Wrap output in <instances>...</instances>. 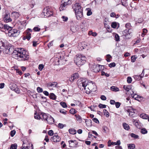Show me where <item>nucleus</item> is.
<instances>
[{"label": "nucleus", "mask_w": 149, "mask_h": 149, "mask_svg": "<svg viewBox=\"0 0 149 149\" xmlns=\"http://www.w3.org/2000/svg\"><path fill=\"white\" fill-rule=\"evenodd\" d=\"M10 45H6L5 49L6 53L12 54L13 58L20 61H25L29 59V56L24 49L20 48L17 49V50H15Z\"/></svg>", "instance_id": "obj_1"}, {"label": "nucleus", "mask_w": 149, "mask_h": 149, "mask_svg": "<svg viewBox=\"0 0 149 149\" xmlns=\"http://www.w3.org/2000/svg\"><path fill=\"white\" fill-rule=\"evenodd\" d=\"M79 87L81 89L82 87L85 91V92L87 94H89L92 92L96 91V86L95 83L92 81L88 83V81L83 79L79 81L78 83Z\"/></svg>", "instance_id": "obj_2"}, {"label": "nucleus", "mask_w": 149, "mask_h": 149, "mask_svg": "<svg viewBox=\"0 0 149 149\" xmlns=\"http://www.w3.org/2000/svg\"><path fill=\"white\" fill-rule=\"evenodd\" d=\"M86 58L83 55L78 54L74 58V61L78 66L83 65L86 62Z\"/></svg>", "instance_id": "obj_3"}, {"label": "nucleus", "mask_w": 149, "mask_h": 149, "mask_svg": "<svg viewBox=\"0 0 149 149\" xmlns=\"http://www.w3.org/2000/svg\"><path fill=\"white\" fill-rule=\"evenodd\" d=\"M19 34V31L17 29H12L11 28L8 31V36L9 37H16L18 36Z\"/></svg>", "instance_id": "obj_4"}, {"label": "nucleus", "mask_w": 149, "mask_h": 149, "mask_svg": "<svg viewBox=\"0 0 149 149\" xmlns=\"http://www.w3.org/2000/svg\"><path fill=\"white\" fill-rule=\"evenodd\" d=\"M43 12L44 16L46 17H48L52 15L53 14L52 11L50 9L45 8L44 9Z\"/></svg>", "instance_id": "obj_5"}, {"label": "nucleus", "mask_w": 149, "mask_h": 149, "mask_svg": "<svg viewBox=\"0 0 149 149\" xmlns=\"http://www.w3.org/2000/svg\"><path fill=\"white\" fill-rule=\"evenodd\" d=\"M50 140L52 142H57L61 141V138L56 133L53 136V137L51 138Z\"/></svg>", "instance_id": "obj_6"}, {"label": "nucleus", "mask_w": 149, "mask_h": 149, "mask_svg": "<svg viewBox=\"0 0 149 149\" xmlns=\"http://www.w3.org/2000/svg\"><path fill=\"white\" fill-rule=\"evenodd\" d=\"M75 13L77 19L78 20H80L83 17L82 10H80L79 11H76Z\"/></svg>", "instance_id": "obj_7"}, {"label": "nucleus", "mask_w": 149, "mask_h": 149, "mask_svg": "<svg viewBox=\"0 0 149 149\" xmlns=\"http://www.w3.org/2000/svg\"><path fill=\"white\" fill-rule=\"evenodd\" d=\"M72 8L75 11V12L77 11H79L80 10H82L80 3H76L74 4Z\"/></svg>", "instance_id": "obj_8"}, {"label": "nucleus", "mask_w": 149, "mask_h": 149, "mask_svg": "<svg viewBox=\"0 0 149 149\" xmlns=\"http://www.w3.org/2000/svg\"><path fill=\"white\" fill-rule=\"evenodd\" d=\"M70 147H76L78 144V142L75 140H70L68 141Z\"/></svg>", "instance_id": "obj_9"}, {"label": "nucleus", "mask_w": 149, "mask_h": 149, "mask_svg": "<svg viewBox=\"0 0 149 149\" xmlns=\"http://www.w3.org/2000/svg\"><path fill=\"white\" fill-rule=\"evenodd\" d=\"M99 65H94L92 67V69L95 72H99L100 70V67H102Z\"/></svg>", "instance_id": "obj_10"}, {"label": "nucleus", "mask_w": 149, "mask_h": 149, "mask_svg": "<svg viewBox=\"0 0 149 149\" xmlns=\"http://www.w3.org/2000/svg\"><path fill=\"white\" fill-rule=\"evenodd\" d=\"M4 19V22L6 23L11 22L12 19L10 17V14L6 13L5 15Z\"/></svg>", "instance_id": "obj_11"}, {"label": "nucleus", "mask_w": 149, "mask_h": 149, "mask_svg": "<svg viewBox=\"0 0 149 149\" xmlns=\"http://www.w3.org/2000/svg\"><path fill=\"white\" fill-rule=\"evenodd\" d=\"M88 23V21L87 20H84L82 21V22L80 24V27L82 29V31H83L85 27L87 26Z\"/></svg>", "instance_id": "obj_12"}, {"label": "nucleus", "mask_w": 149, "mask_h": 149, "mask_svg": "<svg viewBox=\"0 0 149 149\" xmlns=\"http://www.w3.org/2000/svg\"><path fill=\"white\" fill-rule=\"evenodd\" d=\"M79 76V75L78 74L75 73L72 75L71 77L69 78V80L70 82H72L75 79L78 78Z\"/></svg>", "instance_id": "obj_13"}, {"label": "nucleus", "mask_w": 149, "mask_h": 149, "mask_svg": "<svg viewBox=\"0 0 149 149\" xmlns=\"http://www.w3.org/2000/svg\"><path fill=\"white\" fill-rule=\"evenodd\" d=\"M47 123L49 124H52L54 122V119L50 115H48V116L46 120Z\"/></svg>", "instance_id": "obj_14"}, {"label": "nucleus", "mask_w": 149, "mask_h": 149, "mask_svg": "<svg viewBox=\"0 0 149 149\" xmlns=\"http://www.w3.org/2000/svg\"><path fill=\"white\" fill-rule=\"evenodd\" d=\"M57 85V83L56 82H49L47 84V86L48 87H56Z\"/></svg>", "instance_id": "obj_15"}, {"label": "nucleus", "mask_w": 149, "mask_h": 149, "mask_svg": "<svg viewBox=\"0 0 149 149\" xmlns=\"http://www.w3.org/2000/svg\"><path fill=\"white\" fill-rule=\"evenodd\" d=\"M123 88L126 91L130 92V91H132V86L130 85L126 86L124 85Z\"/></svg>", "instance_id": "obj_16"}, {"label": "nucleus", "mask_w": 149, "mask_h": 149, "mask_svg": "<svg viewBox=\"0 0 149 149\" xmlns=\"http://www.w3.org/2000/svg\"><path fill=\"white\" fill-rule=\"evenodd\" d=\"M68 5L67 3H62L61 5L59 8L60 10L61 11L65 10Z\"/></svg>", "instance_id": "obj_17"}, {"label": "nucleus", "mask_w": 149, "mask_h": 149, "mask_svg": "<svg viewBox=\"0 0 149 149\" xmlns=\"http://www.w3.org/2000/svg\"><path fill=\"white\" fill-rule=\"evenodd\" d=\"M134 91H132V93H131V97L136 100H137V98L139 97V96L134 93Z\"/></svg>", "instance_id": "obj_18"}, {"label": "nucleus", "mask_w": 149, "mask_h": 149, "mask_svg": "<svg viewBox=\"0 0 149 149\" xmlns=\"http://www.w3.org/2000/svg\"><path fill=\"white\" fill-rule=\"evenodd\" d=\"M140 117L141 118L143 119H148V120L149 118V116L144 113H143L141 114L140 115Z\"/></svg>", "instance_id": "obj_19"}, {"label": "nucleus", "mask_w": 149, "mask_h": 149, "mask_svg": "<svg viewBox=\"0 0 149 149\" xmlns=\"http://www.w3.org/2000/svg\"><path fill=\"white\" fill-rule=\"evenodd\" d=\"M41 115L42 117H41V118L42 119V120L46 121L47 120V119L49 114L44 113H42Z\"/></svg>", "instance_id": "obj_20"}, {"label": "nucleus", "mask_w": 149, "mask_h": 149, "mask_svg": "<svg viewBox=\"0 0 149 149\" xmlns=\"http://www.w3.org/2000/svg\"><path fill=\"white\" fill-rule=\"evenodd\" d=\"M12 16L15 19H17L19 17V14L16 12H13L12 14Z\"/></svg>", "instance_id": "obj_21"}, {"label": "nucleus", "mask_w": 149, "mask_h": 149, "mask_svg": "<svg viewBox=\"0 0 149 149\" xmlns=\"http://www.w3.org/2000/svg\"><path fill=\"white\" fill-rule=\"evenodd\" d=\"M9 87L11 90L14 91L16 90L17 86L15 84H10L9 85Z\"/></svg>", "instance_id": "obj_22"}, {"label": "nucleus", "mask_w": 149, "mask_h": 149, "mask_svg": "<svg viewBox=\"0 0 149 149\" xmlns=\"http://www.w3.org/2000/svg\"><path fill=\"white\" fill-rule=\"evenodd\" d=\"M133 124L135 125L138 128H140V126L139 125V123L136 120L133 119L132 120Z\"/></svg>", "instance_id": "obj_23"}, {"label": "nucleus", "mask_w": 149, "mask_h": 149, "mask_svg": "<svg viewBox=\"0 0 149 149\" xmlns=\"http://www.w3.org/2000/svg\"><path fill=\"white\" fill-rule=\"evenodd\" d=\"M49 97L51 99L55 100L56 97L54 93H50Z\"/></svg>", "instance_id": "obj_24"}, {"label": "nucleus", "mask_w": 149, "mask_h": 149, "mask_svg": "<svg viewBox=\"0 0 149 149\" xmlns=\"http://www.w3.org/2000/svg\"><path fill=\"white\" fill-rule=\"evenodd\" d=\"M32 30L30 29H28L26 31L25 33H26V35L31 36V32H32Z\"/></svg>", "instance_id": "obj_25"}, {"label": "nucleus", "mask_w": 149, "mask_h": 149, "mask_svg": "<svg viewBox=\"0 0 149 149\" xmlns=\"http://www.w3.org/2000/svg\"><path fill=\"white\" fill-rule=\"evenodd\" d=\"M75 117H76V120L77 121L79 122V123H80L82 121V119L81 116L77 114H76L75 115Z\"/></svg>", "instance_id": "obj_26"}, {"label": "nucleus", "mask_w": 149, "mask_h": 149, "mask_svg": "<svg viewBox=\"0 0 149 149\" xmlns=\"http://www.w3.org/2000/svg\"><path fill=\"white\" fill-rule=\"evenodd\" d=\"M144 74V70H143L142 74L141 75H139V76H135V79H141V78H142L143 77Z\"/></svg>", "instance_id": "obj_27"}, {"label": "nucleus", "mask_w": 149, "mask_h": 149, "mask_svg": "<svg viewBox=\"0 0 149 149\" xmlns=\"http://www.w3.org/2000/svg\"><path fill=\"white\" fill-rule=\"evenodd\" d=\"M6 46V45L2 41H0V49H3V48L2 47L5 49Z\"/></svg>", "instance_id": "obj_28"}, {"label": "nucleus", "mask_w": 149, "mask_h": 149, "mask_svg": "<svg viewBox=\"0 0 149 149\" xmlns=\"http://www.w3.org/2000/svg\"><path fill=\"white\" fill-rule=\"evenodd\" d=\"M123 126L124 128L126 130H128L130 129L129 125L125 123H123Z\"/></svg>", "instance_id": "obj_29"}, {"label": "nucleus", "mask_w": 149, "mask_h": 149, "mask_svg": "<svg viewBox=\"0 0 149 149\" xmlns=\"http://www.w3.org/2000/svg\"><path fill=\"white\" fill-rule=\"evenodd\" d=\"M103 131L105 133H107L109 132V129L106 126H104L102 127Z\"/></svg>", "instance_id": "obj_30"}, {"label": "nucleus", "mask_w": 149, "mask_h": 149, "mask_svg": "<svg viewBox=\"0 0 149 149\" xmlns=\"http://www.w3.org/2000/svg\"><path fill=\"white\" fill-rule=\"evenodd\" d=\"M69 132L72 134H74L76 133V131L74 129H70L69 130Z\"/></svg>", "instance_id": "obj_31"}, {"label": "nucleus", "mask_w": 149, "mask_h": 149, "mask_svg": "<svg viewBox=\"0 0 149 149\" xmlns=\"http://www.w3.org/2000/svg\"><path fill=\"white\" fill-rule=\"evenodd\" d=\"M61 2L62 3H67L69 5L71 4V1L69 0H62Z\"/></svg>", "instance_id": "obj_32"}, {"label": "nucleus", "mask_w": 149, "mask_h": 149, "mask_svg": "<svg viewBox=\"0 0 149 149\" xmlns=\"http://www.w3.org/2000/svg\"><path fill=\"white\" fill-rule=\"evenodd\" d=\"M79 46H81V48L80 47V49L82 50L83 49H84V47H85L86 46V45L85 44V42H82L80 44V45H79Z\"/></svg>", "instance_id": "obj_33"}, {"label": "nucleus", "mask_w": 149, "mask_h": 149, "mask_svg": "<svg viewBox=\"0 0 149 149\" xmlns=\"http://www.w3.org/2000/svg\"><path fill=\"white\" fill-rule=\"evenodd\" d=\"M111 90L113 91H119V89L116 87L112 86L111 88Z\"/></svg>", "instance_id": "obj_34"}, {"label": "nucleus", "mask_w": 149, "mask_h": 149, "mask_svg": "<svg viewBox=\"0 0 149 149\" xmlns=\"http://www.w3.org/2000/svg\"><path fill=\"white\" fill-rule=\"evenodd\" d=\"M12 28V27L9 26L7 24H4V27L3 28V29H6L7 30H9L10 29H11Z\"/></svg>", "instance_id": "obj_35"}, {"label": "nucleus", "mask_w": 149, "mask_h": 149, "mask_svg": "<svg viewBox=\"0 0 149 149\" xmlns=\"http://www.w3.org/2000/svg\"><path fill=\"white\" fill-rule=\"evenodd\" d=\"M128 148L130 149H134L135 147V145L134 144H130L128 146Z\"/></svg>", "instance_id": "obj_36"}, {"label": "nucleus", "mask_w": 149, "mask_h": 149, "mask_svg": "<svg viewBox=\"0 0 149 149\" xmlns=\"http://www.w3.org/2000/svg\"><path fill=\"white\" fill-rule=\"evenodd\" d=\"M60 104L63 108H66L67 107V105L64 102H61L60 103Z\"/></svg>", "instance_id": "obj_37"}, {"label": "nucleus", "mask_w": 149, "mask_h": 149, "mask_svg": "<svg viewBox=\"0 0 149 149\" xmlns=\"http://www.w3.org/2000/svg\"><path fill=\"white\" fill-rule=\"evenodd\" d=\"M70 113L72 114H74L76 113L77 111H76L73 108L71 109L70 111Z\"/></svg>", "instance_id": "obj_38"}, {"label": "nucleus", "mask_w": 149, "mask_h": 149, "mask_svg": "<svg viewBox=\"0 0 149 149\" xmlns=\"http://www.w3.org/2000/svg\"><path fill=\"white\" fill-rule=\"evenodd\" d=\"M104 114V115H105L107 117H108L109 116V112L106 109L103 110Z\"/></svg>", "instance_id": "obj_39"}, {"label": "nucleus", "mask_w": 149, "mask_h": 149, "mask_svg": "<svg viewBox=\"0 0 149 149\" xmlns=\"http://www.w3.org/2000/svg\"><path fill=\"white\" fill-rule=\"evenodd\" d=\"M17 145L16 144H12L10 147V149H16Z\"/></svg>", "instance_id": "obj_40"}, {"label": "nucleus", "mask_w": 149, "mask_h": 149, "mask_svg": "<svg viewBox=\"0 0 149 149\" xmlns=\"http://www.w3.org/2000/svg\"><path fill=\"white\" fill-rule=\"evenodd\" d=\"M117 26V24L116 22H113L111 24V26L113 28H116Z\"/></svg>", "instance_id": "obj_41"}, {"label": "nucleus", "mask_w": 149, "mask_h": 149, "mask_svg": "<svg viewBox=\"0 0 149 149\" xmlns=\"http://www.w3.org/2000/svg\"><path fill=\"white\" fill-rule=\"evenodd\" d=\"M130 136L132 137H133L135 139L138 138L139 137V136L138 135L135 134L134 133H132L130 134Z\"/></svg>", "instance_id": "obj_42"}, {"label": "nucleus", "mask_w": 149, "mask_h": 149, "mask_svg": "<svg viewBox=\"0 0 149 149\" xmlns=\"http://www.w3.org/2000/svg\"><path fill=\"white\" fill-rule=\"evenodd\" d=\"M125 26L129 30L131 27V24L130 23H128L125 24Z\"/></svg>", "instance_id": "obj_43"}, {"label": "nucleus", "mask_w": 149, "mask_h": 149, "mask_svg": "<svg viewBox=\"0 0 149 149\" xmlns=\"http://www.w3.org/2000/svg\"><path fill=\"white\" fill-rule=\"evenodd\" d=\"M59 111L61 113H62L64 115H65L67 114V111L65 110L64 109H60Z\"/></svg>", "instance_id": "obj_44"}, {"label": "nucleus", "mask_w": 149, "mask_h": 149, "mask_svg": "<svg viewBox=\"0 0 149 149\" xmlns=\"http://www.w3.org/2000/svg\"><path fill=\"white\" fill-rule=\"evenodd\" d=\"M147 131L146 130L145 128H143L141 130V132L142 134H146L147 133Z\"/></svg>", "instance_id": "obj_45"}, {"label": "nucleus", "mask_w": 149, "mask_h": 149, "mask_svg": "<svg viewBox=\"0 0 149 149\" xmlns=\"http://www.w3.org/2000/svg\"><path fill=\"white\" fill-rule=\"evenodd\" d=\"M108 146H110L111 145H116L115 143L116 142H111V141L110 140L108 142Z\"/></svg>", "instance_id": "obj_46"}, {"label": "nucleus", "mask_w": 149, "mask_h": 149, "mask_svg": "<svg viewBox=\"0 0 149 149\" xmlns=\"http://www.w3.org/2000/svg\"><path fill=\"white\" fill-rule=\"evenodd\" d=\"M124 33H126L124 35L127 38V39L129 38H130L129 37H128V38L127 37V36H129V35H130V34H129L128 31V30H125L124 31Z\"/></svg>", "instance_id": "obj_47"}, {"label": "nucleus", "mask_w": 149, "mask_h": 149, "mask_svg": "<svg viewBox=\"0 0 149 149\" xmlns=\"http://www.w3.org/2000/svg\"><path fill=\"white\" fill-rule=\"evenodd\" d=\"M98 107L100 108H106V105L101 104H100L98 105Z\"/></svg>", "instance_id": "obj_48"}, {"label": "nucleus", "mask_w": 149, "mask_h": 149, "mask_svg": "<svg viewBox=\"0 0 149 149\" xmlns=\"http://www.w3.org/2000/svg\"><path fill=\"white\" fill-rule=\"evenodd\" d=\"M92 14V12L90 8L88 9V11L87 13V16H90Z\"/></svg>", "instance_id": "obj_49"}, {"label": "nucleus", "mask_w": 149, "mask_h": 149, "mask_svg": "<svg viewBox=\"0 0 149 149\" xmlns=\"http://www.w3.org/2000/svg\"><path fill=\"white\" fill-rule=\"evenodd\" d=\"M48 134L50 136H52V135H54V134H54L53 131L52 130H49L48 131Z\"/></svg>", "instance_id": "obj_50"}, {"label": "nucleus", "mask_w": 149, "mask_h": 149, "mask_svg": "<svg viewBox=\"0 0 149 149\" xmlns=\"http://www.w3.org/2000/svg\"><path fill=\"white\" fill-rule=\"evenodd\" d=\"M37 90L38 93H41L43 92L42 89L39 87L37 88Z\"/></svg>", "instance_id": "obj_51"}, {"label": "nucleus", "mask_w": 149, "mask_h": 149, "mask_svg": "<svg viewBox=\"0 0 149 149\" xmlns=\"http://www.w3.org/2000/svg\"><path fill=\"white\" fill-rule=\"evenodd\" d=\"M31 38V36L26 35L23 38V40H25L26 39H27L28 40H29Z\"/></svg>", "instance_id": "obj_52"}, {"label": "nucleus", "mask_w": 149, "mask_h": 149, "mask_svg": "<svg viewBox=\"0 0 149 149\" xmlns=\"http://www.w3.org/2000/svg\"><path fill=\"white\" fill-rule=\"evenodd\" d=\"M115 66L116 64L114 62L111 63L109 65V66L110 68L114 67Z\"/></svg>", "instance_id": "obj_53"}, {"label": "nucleus", "mask_w": 149, "mask_h": 149, "mask_svg": "<svg viewBox=\"0 0 149 149\" xmlns=\"http://www.w3.org/2000/svg\"><path fill=\"white\" fill-rule=\"evenodd\" d=\"M115 40L116 41H119L120 39V37L118 34H116L115 36Z\"/></svg>", "instance_id": "obj_54"}, {"label": "nucleus", "mask_w": 149, "mask_h": 149, "mask_svg": "<svg viewBox=\"0 0 149 149\" xmlns=\"http://www.w3.org/2000/svg\"><path fill=\"white\" fill-rule=\"evenodd\" d=\"M132 79L131 77H129L127 79V81L128 83H130L132 81Z\"/></svg>", "instance_id": "obj_55"}, {"label": "nucleus", "mask_w": 149, "mask_h": 149, "mask_svg": "<svg viewBox=\"0 0 149 149\" xmlns=\"http://www.w3.org/2000/svg\"><path fill=\"white\" fill-rule=\"evenodd\" d=\"M61 18L63 19V21L65 22L67 21L68 19L67 17L65 16H62L61 17Z\"/></svg>", "instance_id": "obj_56"}, {"label": "nucleus", "mask_w": 149, "mask_h": 149, "mask_svg": "<svg viewBox=\"0 0 149 149\" xmlns=\"http://www.w3.org/2000/svg\"><path fill=\"white\" fill-rule=\"evenodd\" d=\"M33 30L35 31H38L40 30V29L38 27H35L34 28Z\"/></svg>", "instance_id": "obj_57"}, {"label": "nucleus", "mask_w": 149, "mask_h": 149, "mask_svg": "<svg viewBox=\"0 0 149 149\" xmlns=\"http://www.w3.org/2000/svg\"><path fill=\"white\" fill-rule=\"evenodd\" d=\"M136 58L135 56H132L131 57V62H134L136 60Z\"/></svg>", "instance_id": "obj_58"}, {"label": "nucleus", "mask_w": 149, "mask_h": 149, "mask_svg": "<svg viewBox=\"0 0 149 149\" xmlns=\"http://www.w3.org/2000/svg\"><path fill=\"white\" fill-rule=\"evenodd\" d=\"M44 67V66L43 65L41 64L39 65L38 68L39 70L41 71L43 69Z\"/></svg>", "instance_id": "obj_59"}, {"label": "nucleus", "mask_w": 149, "mask_h": 149, "mask_svg": "<svg viewBox=\"0 0 149 149\" xmlns=\"http://www.w3.org/2000/svg\"><path fill=\"white\" fill-rule=\"evenodd\" d=\"M93 120L97 123H99V120L96 118H95L92 119Z\"/></svg>", "instance_id": "obj_60"}, {"label": "nucleus", "mask_w": 149, "mask_h": 149, "mask_svg": "<svg viewBox=\"0 0 149 149\" xmlns=\"http://www.w3.org/2000/svg\"><path fill=\"white\" fill-rule=\"evenodd\" d=\"M115 104L116 107L117 108H119L121 104L120 103L118 102H116Z\"/></svg>", "instance_id": "obj_61"}, {"label": "nucleus", "mask_w": 149, "mask_h": 149, "mask_svg": "<svg viewBox=\"0 0 149 149\" xmlns=\"http://www.w3.org/2000/svg\"><path fill=\"white\" fill-rule=\"evenodd\" d=\"M16 133V132L15 130H12L10 132V135L12 137L13 136L15 135Z\"/></svg>", "instance_id": "obj_62"}, {"label": "nucleus", "mask_w": 149, "mask_h": 149, "mask_svg": "<svg viewBox=\"0 0 149 149\" xmlns=\"http://www.w3.org/2000/svg\"><path fill=\"white\" fill-rule=\"evenodd\" d=\"M58 126L59 128L62 129L64 125L63 124L59 123L58 124Z\"/></svg>", "instance_id": "obj_63"}, {"label": "nucleus", "mask_w": 149, "mask_h": 149, "mask_svg": "<svg viewBox=\"0 0 149 149\" xmlns=\"http://www.w3.org/2000/svg\"><path fill=\"white\" fill-rule=\"evenodd\" d=\"M143 21V19L142 18H140L138 19L137 22L139 23H141Z\"/></svg>", "instance_id": "obj_64"}]
</instances>
